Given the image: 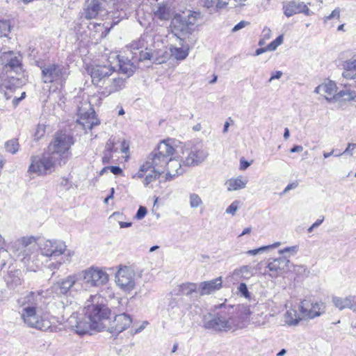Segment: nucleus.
<instances>
[{
    "instance_id": "nucleus-32",
    "label": "nucleus",
    "mask_w": 356,
    "mask_h": 356,
    "mask_svg": "<svg viewBox=\"0 0 356 356\" xmlns=\"http://www.w3.org/2000/svg\"><path fill=\"white\" fill-rule=\"evenodd\" d=\"M247 183L248 179L240 176L236 178L228 179L225 184L227 186V190L232 191L245 188Z\"/></svg>"
},
{
    "instance_id": "nucleus-43",
    "label": "nucleus",
    "mask_w": 356,
    "mask_h": 356,
    "mask_svg": "<svg viewBox=\"0 0 356 356\" xmlns=\"http://www.w3.org/2000/svg\"><path fill=\"white\" fill-rule=\"evenodd\" d=\"M10 31V24L8 21L0 19V37L6 36Z\"/></svg>"
},
{
    "instance_id": "nucleus-46",
    "label": "nucleus",
    "mask_w": 356,
    "mask_h": 356,
    "mask_svg": "<svg viewBox=\"0 0 356 356\" xmlns=\"http://www.w3.org/2000/svg\"><path fill=\"white\" fill-rule=\"evenodd\" d=\"M278 245H279V243H276L273 244V245L262 246V247H261L259 248H257V249L250 250L246 252V254H249V255H257V254L263 252L264 250H267L268 248H270L272 247H276Z\"/></svg>"
},
{
    "instance_id": "nucleus-8",
    "label": "nucleus",
    "mask_w": 356,
    "mask_h": 356,
    "mask_svg": "<svg viewBox=\"0 0 356 356\" xmlns=\"http://www.w3.org/2000/svg\"><path fill=\"white\" fill-rule=\"evenodd\" d=\"M79 282L83 284V290L90 287H99L108 281V275L98 267L92 266L77 273Z\"/></svg>"
},
{
    "instance_id": "nucleus-19",
    "label": "nucleus",
    "mask_w": 356,
    "mask_h": 356,
    "mask_svg": "<svg viewBox=\"0 0 356 356\" xmlns=\"http://www.w3.org/2000/svg\"><path fill=\"white\" fill-rule=\"evenodd\" d=\"M138 61L150 60L156 64H161L166 61L168 54L166 51L162 50H153L152 48L146 47L145 51H138V55L133 56Z\"/></svg>"
},
{
    "instance_id": "nucleus-30",
    "label": "nucleus",
    "mask_w": 356,
    "mask_h": 356,
    "mask_svg": "<svg viewBox=\"0 0 356 356\" xmlns=\"http://www.w3.org/2000/svg\"><path fill=\"white\" fill-rule=\"evenodd\" d=\"M118 58L119 72L127 75V78L131 76L136 69V66L128 58Z\"/></svg>"
},
{
    "instance_id": "nucleus-18",
    "label": "nucleus",
    "mask_w": 356,
    "mask_h": 356,
    "mask_svg": "<svg viewBox=\"0 0 356 356\" xmlns=\"http://www.w3.org/2000/svg\"><path fill=\"white\" fill-rule=\"evenodd\" d=\"M126 79L120 76V72L115 70V72L106 81V83L102 86V94L104 96H108L112 93H115L122 90L125 88Z\"/></svg>"
},
{
    "instance_id": "nucleus-62",
    "label": "nucleus",
    "mask_w": 356,
    "mask_h": 356,
    "mask_svg": "<svg viewBox=\"0 0 356 356\" xmlns=\"http://www.w3.org/2000/svg\"><path fill=\"white\" fill-rule=\"evenodd\" d=\"M298 184L297 182H293L288 184L284 190L283 191V193H286L290 190L295 189L298 186Z\"/></svg>"
},
{
    "instance_id": "nucleus-28",
    "label": "nucleus",
    "mask_w": 356,
    "mask_h": 356,
    "mask_svg": "<svg viewBox=\"0 0 356 356\" xmlns=\"http://www.w3.org/2000/svg\"><path fill=\"white\" fill-rule=\"evenodd\" d=\"M179 40V44L180 47L171 46L170 47L171 55L177 60H184L188 55L189 47L188 44H185L184 40L179 36L177 37Z\"/></svg>"
},
{
    "instance_id": "nucleus-34",
    "label": "nucleus",
    "mask_w": 356,
    "mask_h": 356,
    "mask_svg": "<svg viewBox=\"0 0 356 356\" xmlns=\"http://www.w3.org/2000/svg\"><path fill=\"white\" fill-rule=\"evenodd\" d=\"M343 67L342 76L345 79L354 77V74H356V58L346 61L343 65Z\"/></svg>"
},
{
    "instance_id": "nucleus-42",
    "label": "nucleus",
    "mask_w": 356,
    "mask_h": 356,
    "mask_svg": "<svg viewBox=\"0 0 356 356\" xmlns=\"http://www.w3.org/2000/svg\"><path fill=\"white\" fill-rule=\"evenodd\" d=\"M162 173H159L152 170V172L145 176L143 184L145 186H148L151 182L155 181Z\"/></svg>"
},
{
    "instance_id": "nucleus-44",
    "label": "nucleus",
    "mask_w": 356,
    "mask_h": 356,
    "mask_svg": "<svg viewBox=\"0 0 356 356\" xmlns=\"http://www.w3.org/2000/svg\"><path fill=\"white\" fill-rule=\"evenodd\" d=\"M10 279L7 280L8 286L11 289H15L18 286L21 285L22 282L17 276H10Z\"/></svg>"
},
{
    "instance_id": "nucleus-59",
    "label": "nucleus",
    "mask_w": 356,
    "mask_h": 356,
    "mask_svg": "<svg viewBox=\"0 0 356 356\" xmlns=\"http://www.w3.org/2000/svg\"><path fill=\"white\" fill-rule=\"evenodd\" d=\"M324 220V217H323L321 219H318L314 223H313L311 227H309L307 229V232L309 233H311L314 228H316L318 227V226H320L321 225V223L323 222Z\"/></svg>"
},
{
    "instance_id": "nucleus-52",
    "label": "nucleus",
    "mask_w": 356,
    "mask_h": 356,
    "mask_svg": "<svg viewBox=\"0 0 356 356\" xmlns=\"http://www.w3.org/2000/svg\"><path fill=\"white\" fill-rule=\"evenodd\" d=\"M251 270H252V268L249 266H241L239 269H236L234 270V274L235 275H243L245 273L246 274H251Z\"/></svg>"
},
{
    "instance_id": "nucleus-10",
    "label": "nucleus",
    "mask_w": 356,
    "mask_h": 356,
    "mask_svg": "<svg viewBox=\"0 0 356 356\" xmlns=\"http://www.w3.org/2000/svg\"><path fill=\"white\" fill-rule=\"evenodd\" d=\"M115 70V67L112 66L108 60L102 63L92 64L87 67L92 83L97 87L103 86L107 79L113 74Z\"/></svg>"
},
{
    "instance_id": "nucleus-39",
    "label": "nucleus",
    "mask_w": 356,
    "mask_h": 356,
    "mask_svg": "<svg viewBox=\"0 0 356 356\" xmlns=\"http://www.w3.org/2000/svg\"><path fill=\"white\" fill-rule=\"evenodd\" d=\"M196 290L197 284L195 283L186 282L179 286V291L183 295L189 296Z\"/></svg>"
},
{
    "instance_id": "nucleus-7",
    "label": "nucleus",
    "mask_w": 356,
    "mask_h": 356,
    "mask_svg": "<svg viewBox=\"0 0 356 356\" xmlns=\"http://www.w3.org/2000/svg\"><path fill=\"white\" fill-rule=\"evenodd\" d=\"M202 18L200 12L189 11L187 15L177 14L171 22V27L175 35H189L195 30L194 26Z\"/></svg>"
},
{
    "instance_id": "nucleus-56",
    "label": "nucleus",
    "mask_w": 356,
    "mask_h": 356,
    "mask_svg": "<svg viewBox=\"0 0 356 356\" xmlns=\"http://www.w3.org/2000/svg\"><path fill=\"white\" fill-rule=\"evenodd\" d=\"M200 3L207 8H212L216 6V0H200Z\"/></svg>"
},
{
    "instance_id": "nucleus-20",
    "label": "nucleus",
    "mask_w": 356,
    "mask_h": 356,
    "mask_svg": "<svg viewBox=\"0 0 356 356\" xmlns=\"http://www.w3.org/2000/svg\"><path fill=\"white\" fill-rule=\"evenodd\" d=\"M132 322L129 314L125 313L116 315L108 327V331L113 334L118 335L128 328Z\"/></svg>"
},
{
    "instance_id": "nucleus-64",
    "label": "nucleus",
    "mask_w": 356,
    "mask_h": 356,
    "mask_svg": "<svg viewBox=\"0 0 356 356\" xmlns=\"http://www.w3.org/2000/svg\"><path fill=\"white\" fill-rule=\"evenodd\" d=\"M303 150V147L301 145H296L290 149L291 153L300 152Z\"/></svg>"
},
{
    "instance_id": "nucleus-21",
    "label": "nucleus",
    "mask_w": 356,
    "mask_h": 356,
    "mask_svg": "<svg viewBox=\"0 0 356 356\" xmlns=\"http://www.w3.org/2000/svg\"><path fill=\"white\" fill-rule=\"evenodd\" d=\"M284 15L289 17L294 15L302 13L306 16H311L314 14L307 6L302 1H291L283 5Z\"/></svg>"
},
{
    "instance_id": "nucleus-41",
    "label": "nucleus",
    "mask_w": 356,
    "mask_h": 356,
    "mask_svg": "<svg viewBox=\"0 0 356 356\" xmlns=\"http://www.w3.org/2000/svg\"><path fill=\"white\" fill-rule=\"evenodd\" d=\"M78 314L76 313H73L66 321V327L69 329L74 330L76 326L77 322L79 321Z\"/></svg>"
},
{
    "instance_id": "nucleus-5",
    "label": "nucleus",
    "mask_w": 356,
    "mask_h": 356,
    "mask_svg": "<svg viewBox=\"0 0 356 356\" xmlns=\"http://www.w3.org/2000/svg\"><path fill=\"white\" fill-rule=\"evenodd\" d=\"M220 307H224V310L218 313L216 316H213L211 314H208L204 316V327L206 329L215 331H227L238 326V323L230 312L233 310V307L229 306L227 307L221 305Z\"/></svg>"
},
{
    "instance_id": "nucleus-1",
    "label": "nucleus",
    "mask_w": 356,
    "mask_h": 356,
    "mask_svg": "<svg viewBox=\"0 0 356 356\" xmlns=\"http://www.w3.org/2000/svg\"><path fill=\"white\" fill-rule=\"evenodd\" d=\"M23 307L22 318L29 327L42 331L54 332L56 327L52 325L54 318L42 308V297L40 293L30 292L19 300Z\"/></svg>"
},
{
    "instance_id": "nucleus-9",
    "label": "nucleus",
    "mask_w": 356,
    "mask_h": 356,
    "mask_svg": "<svg viewBox=\"0 0 356 356\" xmlns=\"http://www.w3.org/2000/svg\"><path fill=\"white\" fill-rule=\"evenodd\" d=\"M42 80L44 83H56L63 84L67 79L68 69L62 65L51 63L40 67Z\"/></svg>"
},
{
    "instance_id": "nucleus-60",
    "label": "nucleus",
    "mask_w": 356,
    "mask_h": 356,
    "mask_svg": "<svg viewBox=\"0 0 356 356\" xmlns=\"http://www.w3.org/2000/svg\"><path fill=\"white\" fill-rule=\"evenodd\" d=\"M108 170L115 175H119L122 173V170L119 166H108Z\"/></svg>"
},
{
    "instance_id": "nucleus-14",
    "label": "nucleus",
    "mask_w": 356,
    "mask_h": 356,
    "mask_svg": "<svg viewBox=\"0 0 356 356\" xmlns=\"http://www.w3.org/2000/svg\"><path fill=\"white\" fill-rule=\"evenodd\" d=\"M57 162L58 158L51 156L47 152L41 158L37 156L32 157L29 172L38 175H46L52 171Z\"/></svg>"
},
{
    "instance_id": "nucleus-38",
    "label": "nucleus",
    "mask_w": 356,
    "mask_h": 356,
    "mask_svg": "<svg viewBox=\"0 0 356 356\" xmlns=\"http://www.w3.org/2000/svg\"><path fill=\"white\" fill-rule=\"evenodd\" d=\"M4 148L7 152L12 154H16L19 148V144L17 138H12L6 141L4 144Z\"/></svg>"
},
{
    "instance_id": "nucleus-35",
    "label": "nucleus",
    "mask_w": 356,
    "mask_h": 356,
    "mask_svg": "<svg viewBox=\"0 0 356 356\" xmlns=\"http://www.w3.org/2000/svg\"><path fill=\"white\" fill-rule=\"evenodd\" d=\"M302 318L298 314L297 311L293 309L287 310L284 315V322L289 326L298 325Z\"/></svg>"
},
{
    "instance_id": "nucleus-54",
    "label": "nucleus",
    "mask_w": 356,
    "mask_h": 356,
    "mask_svg": "<svg viewBox=\"0 0 356 356\" xmlns=\"http://www.w3.org/2000/svg\"><path fill=\"white\" fill-rule=\"evenodd\" d=\"M147 209L145 207L140 206V207L138 208V209L136 212L135 218L138 220H141L145 216V215L147 214Z\"/></svg>"
},
{
    "instance_id": "nucleus-63",
    "label": "nucleus",
    "mask_w": 356,
    "mask_h": 356,
    "mask_svg": "<svg viewBox=\"0 0 356 356\" xmlns=\"http://www.w3.org/2000/svg\"><path fill=\"white\" fill-rule=\"evenodd\" d=\"M250 163L244 160V159H241L240 161V169L241 170H245L246 168H248L249 166H250Z\"/></svg>"
},
{
    "instance_id": "nucleus-53",
    "label": "nucleus",
    "mask_w": 356,
    "mask_h": 356,
    "mask_svg": "<svg viewBox=\"0 0 356 356\" xmlns=\"http://www.w3.org/2000/svg\"><path fill=\"white\" fill-rule=\"evenodd\" d=\"M238 289L241 296H244L245 298L250 297V293L248 291V286L245 283H241Z\"/></svg>"
},
{
    "instance_id": "nucleus-26",
    "label": "nucleus",
    "mask_w": 356,
    "mask_h": 356,
    "mask_svg": "<svg viewBox=\"0 0 356 356\" xmlns=\"http://www.w3.org/2000/svg\"><path fill=\"white\" fill-rule=\"evenodd\" d=\"M165 179L168 181L173 179L175 177L183 173L181 163L177 159L169 158V161L165 168Z\"/></svg>"
},
{
    "instance_id": "nucleus-15",
    "label": "nucleus",
    "mask_w": 356,
    "mask_h": 356,
    "mask_svg": "<svg viewBox=\"0 0 356 356\" xmlns=\"http://www.w3.org/2000/svg\"><path fill=\"white\" fill-rule=\"evenodd\" d=\"M39 248L42 255L56 259L67 252V257L72 255L70 250H67L65 243L60 240H46L40 242Z\"/></svg>"
},
{
    "instance_id": "nucleus-24",
    "label": "nucleus",
    "mask_w": 356,
    "mask_h": 356,
    "mask_svg": "<svg viewBox=\"0 0 356 356\" xmlns=\"http://www.w3.org/2000/svg\"><path fill=\"white\" fill-rule=\"evenodd\" d=\"M289 260L285 257L274 259L268 264L269 276L272 278L277 277L288 270Z\"/></svg>"
},
{
    "instance_id": "nucleus-31",
    "label": "nucleus",
    "mask_w": 356,
    "mask_h": 356,
    "mask_svg": "<svg viewBox=\"0 0 356 356\" xmlns=\"http://www.w3.org/2000/svg\"><path fill=\"white\" fill-rule=\"evenodd\" d=\"M354 301V296H349L346 298H341L337 296L332 297V302L334 305L339 310L348 308L352 309Z\"/></svg>"
},
{
    "instance_id": "nucleus-27",
    "label": "nucleus",
    "mask_w": 356,
    "mask_h": 356,
    "mask_svg": "<svg viewBox=\"0 0 356 356\" xmlns=\"http://www.w3.org/2000/svg\"><path fill=\"white\" fill-rule=\"evenodd\" d=\"M314 92L317 94L323 95L326 99H329L332 96L336 95L337 86L334 81H329L318 86Z\"/></svg>"
},
{
    "instance_id": "nucleus-58",
    "label": "nucleus",
    "mask_w": 356,
    "mask_h": 356,
    "mask_svg": "<svg viewBox=\"0 0 356 356\" xmlns=\"http://www.w3.org/2000/svg\"><path fill=\"white\" fill-rule=\"evenodd\" d=\"M114 140L110 138L106 145L105 150H108L111 152H115L116 150L114 149Z\"/></svg>"
},
{
    "instance_id": "nucleus-4",
    "label": "nucleus",
    "mask_w": 356,
    "mask_h": 356,
    "mask_svg": "<svg viewBox=\"0 0 356 356\" xmlns=\"http://www.w3.org/2000/svg\"><path fill=\"white\" fill-rule=\"evenodd\" d=\"M106 300L99 295L91 296L84 307L85 316L92 322V328L99 330L101 323L107 320L111 314V310L106 306Z\"/></svg>"
},
{
    "instance_id": "nucleus-51",
    "label": "nucleus",
    "mask_w": 356,
    "mask_h": 356,
    "mask_svg": "<svg viewBox=\"0 0 356 356\" xmlns=\"http://www.w3.org/2000/svg\"><path fill=\"white\" fill-rule=\"evenodd\" d=\"M340 16V10L339 8L334 9L330 15L325 17L324 22H327L328 20L330 19H337L338 20L339 19Z\"/></svg>"
},
{
    "instance_id": "nucleus-57",
    "label": "nucleus",
    "mask_w": 356,
    "mask_h": 356,
    "mask_svg": "<svg viewBox=\"0 0 356 356\" xmlns=\"http://www.w3.org/2000/svg\"><path fill=\"white\" fill-rule=\"evenodd\" d=\"M248 24H249V22H248L246 21H241L240 22H238L237 24H236L234 26V28L232 29V31L236 32V31H239L240 29L244 28Z\"/></svg>"
},
{
    "instance_id": "nucleus-50",
    "label": "nucleus",
    "mask_w": 356,
    "mask_h": 356,
    "mask_svg": "<svg viewBox=\"0 0 356 356\" xmlns=\"http://www.w3.org/2000/svg\"><path fill=\"white\" fill-rule=\"evenodd\" d=\"M298 250V247L296 245L291 246V247H287L284 249L280 250L279 253L281 254H283L285 253H289L292 255H294L297 253Z\"/></svg>"
},
{
    "instance_id": "nucleus-12",
    "label": "nucleus",
    "mask_w": 356,
    "mask_h": 356,
    "mask_svg": "<svg viewBox=\"0 0 356 356\" xmlns=\"http://www.w3.org/2000/svg\"><path fill=\"white\" fill-rule=\"evenodd\" d=\"M51 290L53 293L60 296L72 291L77 292L83 290V284L79 282L77 273H74L54 283Z\"/></svg>"
},
{
    "instance_id": "nucleus-3",
    "label": "nucleus",
    "mask_w": 356,
    "mask_h": 356,
    "mask_svg": "<svg viewBox=\"0 0 356 356\" xmlns=\"http://www.w3.org/2000/svg\"><path fill=\"white\" fill-rule=\"evenodd\" d=\"M115 5V0H87L85 17L90 19L96 17L109 19V22L102 24V26L106 29L105 33H108L110 29L120 22L119 19L114 20L113 18V12L110 10Z\"/></svg>"
},
{
    "instance_id": "nucleus-25",
    "label": "nucleus",
    "mask_w": 356,
    "mask_h": 356,
    "mask_svg": "<svg viewBox=\"0 0 356 356\" xmlns=\"http://www.w3.org/2000/svg\"><path fill=\"white\" fill-rule=\"evenodd\" d=\"M222 279L221 277L218 278L202 282L200 284V293L201 296L209 295L222 288Z\"/></svg>"
},
{
    "instance_id": "nucleus-48",
    "label": "nucleus",
    "mask_w": 356,
    "mask_h": 356,
    "mask_svg": "<svg viewBox=\"0 0 356 356\" xmlns=\"http://www.w3.org/2000/svg\"><path fill=\"white\" fill-rule=\"evenodd\" d=\"M46 127L44 124H38L34 134L35 140L41 138L45 133Z\"/></svg>"
},
{
    "instance_id": "nucleus-2",
    "label": "nucleus",
    "mask_w": 356,
    "mask_h": 356,
    "mask_svg": "<svg viewBox=\"0 0 356 356\" xmlns=\"http://www.w3.org/2000/svg\"><path fill=\"white\" fill-rule=\"evenodd\" d=\"M174 152L175 149L172 146L165 141L161 142L149 154L145 163L140 167L138 172L133 176V178H143L145 173L151 169L159 173H164L169 158L172 156Z\"/></svg>"
},
{
    "instance_id": "nucleus-29",
    "label": "nucleus",
    "mask_w": 356,
    "mask_h": 356,
    "mask_svg": "<svg viewBox=\"0 0 356 356\" xmlns=\"http://www.w3.org/2000/svg\"><path fill=\"white\" fill-rule=\"evenodd\" d=\"M152 42V38L150 35L147 34L143 35L138 40L133 41L130 44L131 51L134 55H136L137 52L134 51H138L145 49L146 47H148V42Z\"/></svg>"
},
{
    "instance_id": "nucleus-36",
    "label": "nucleus",
    "mask_w": 356,
    "mask_h": 356,
    "mask_svg": "<svg viewBox=\"0 0 356 356\" xmlns=\"http://www.w3.org/2000/svg\"><path fill=\"white\" fill-rule=\"evenodd\" d=\"M90 330H93L92 328V322L88 320V321L86 322L79 319L74 331L80 335H83L88 332Z\"/></svg>"
},
{
    "instance_id": "nucleus-23",
    "label": "nucleus",
    "mask_w": 356,
    "mask_h": 356,
    "mask_svg": "<svg viewBox=\"0 0 356 356\" xmlns=\"http://www.w3.org/2000/svg\"><path fill=\"white\" fill-rule=\"evenodd\" d=\"M1 60L4 67L18 72L22 70V60L19 54L13 51L3 52L1 56Z\"/></svg>"
},
{
    "instance_id": "nucleus-61",
    "label": "nucleus",
    "mask_w": 356,
    "mask_h": 356,
    "mask_svg": "<svg viewBox=\"0 0 356 356\" xmlns=\"http://www.w3.org/2000/svg\"><path fill=\"white\" fill-rule=\"evenodd\" d=\"M230 0H216V7L217 8H222L225 7Z\"/></svg>"
},
{
    "instance_id": "nucleus-33",
    "label": "nucleus",
    "mask_w": 356,
    "mask_h": 356,
    "mask_svg": "<svg viewBox=\"0 0 356 356\" xmlns=\"http://www.w3.org/2000/svg\"><path fill=\"white\" fill-rule=\"evenodd\" d=\"M154 13L155 17L161 20H168L171 15L170 8L168 3H159L156 8L154 9Z\"/></svg>"
},
{
    "instance_id": "nucleus-40",
    "label": "nucleus",
    "mask_w": 356,
    "mask_h": 356,
    "mask_svg": "<svg viewBox=\"0 0 356 356\" xmlns=\"http://www.w3.org/2000/svg\"><path fill=\"white\" fill-rule=\"evenodd\" d=\"M189 202L191 208H197L203 204L201 197L196 193H191L189 195Z\"/></svg>"
},
{
    "instance_id": "nucleus-47",
    "label": "nucleus",
    "mask_w": 356,
    "mask_h": 356,
    "mask_svg": "<svg viewBox=\"0 0 356 356\" xmlns=\"http://www.w3.org/2000/svg\"><path fill=\"white\" fill-rule=\"evenodd\" d=\"M356 149V143H348L346 149L339 154H335V156H340L343 154H347L352 156L354 153V150Z\"/></svg>"
},
{
    "instance_id": "nucleus-55",
    "label": "nucleus",
    "mask_w": 356,
    "mask_h": 356,
    "mask_svg": "<svg viewBox=\"0 0 356 356\" xmlns=\"http://www.w3.org/2000/svg\"><path fill=\"white\" fill-rule=\"evenodd\" d=\"M113 157V152L108 150L104 151V156L102 157V162L104 164L108 163Z\"/></svg>"
},
{
    "instance_id": "nucleus-45",
    "label": "nucleus",
    "mask_w": 356,
    "mask_h": 356,
    "mask_svg": "<svg viewBox=\"0 0 356 356\" xmlns=\"http://www.w3.org/2000/svg\"><path fill=\"white\" fill-rule=\"evenodd\" d=\"M282 42L283 36L282 35H279L275 40L267 45V49H268V51H275Z\"/></svg>"
},
{
    "instance_id": "nucleus-37",
    "label": "nucleus",
    "mask_w": 356,
    "mask_h": 356,
    "mask_svg": "<svg viewBox=\"0 0 356 356\" xmlns=\"http://www.w3.org/2000/svg\"><path fill=\"white\" fill-rule=\"evenodd\" d=\"M336 99H342L344 101H352L356 97V92L348 88L341 90L335 95Z\"/></svg>"
},
{
    "instance_id": "nucleus-6",
    "label": "nucleus",
    "mask_w": 356,
    "mask_h": 356,
    "mask_svg": "<svg viewBox=\"0 0 356 356\" xmlns=\"http://www.w3.org/2000/svg\"><path fill=\"white\" fill-rule=\"evenodd\" d=\"M73 144L74 138L71 134L66 131H58L48 146L47 153L58 158V163L61 165L62 162L65 163V154Z\"/></svg>"
},
{
    "instance_id": "nucleus-16",
    "label": "nucleus",
    "mask_w": 356,
    "mask_h": 356,
    "mask_svg": "<svg viewBox=\"0 0 356 356\" xmlns=\"http://www.w3.org/2000/svg\"><path fill=\"white\" fill-rule=\"evenodd\" d=\"M135 275V271L132 268L127 266H120L115 274V282L123 291H130L134 289L136 284Z\"/></svg>"
},
{
    "instance_id": "nucleus-22",
    "label": "nucleus",
    "mask_w": 356,
    "mask_h": 356,
    "mask_svg": "<svg viewBox=\"0 0 356 356\" xmlns=\"http://www.w3.org/2000/svg\"><path fill=\"white\" fill-rule=\"evenodd\" d=\"M88 107L89 110L86 112H83L81 108L79 109V118L77 120L79 124L82 125L86 131L91 130L99 124V120L96 117L94 109L90 107V105H88Z\"/></svg>"
},
{
    "instance_id": "nucleus-11",
    "label": "nucleus",
    "mask_w": 356,
    "mask_h": 356,
    "mask_svg": "<svg viewBox=\"0 0 356 356\" xmlns=\"http://www.w3.org/2000/svg\"><path fill=\"white\" fill-rule=\"evenodd\" d=\"M37 243L34 237H22L14 241L10 248V251L16 258L22 261L29 259L30 256L36 250Z\"/></svg>"
},
{
    "instance_id": "nucleus-49",
    "label": "nucleus",
    "mask_w": 356,
    "mask_h": 356,
    "mask_svg": "<svg viewBox=\"0 0 356 356\" xmlns=\"http://www.w3.org/2000/svg\"><path fill=\"white\" fill-rule=\"evenodd\" d=\"M239 201H234L226 209V213L234 216L236 211L238 210Z\"/></svg>"
},
{
    "instance_id": "nucleus-17",
    "label": "nucleus",
    "mask_w": 356,
    "mask_h": 356,
    "mask_svg": "<svg viewBox=\"0 0 356 356\" xmlns=\"http://www.w3.org/2000/svg\"><path fill=\"white\" fill-rule=\"evenodd\" d=\"M325 306L322 302H311L304 300L299 305V310L302 318L313 319L325 312Z\"/></svg>"
},
{
    "instance_id": "nucleus-13",
    "label": "nucleus",
    "mask_w": 356,
    "mask_h": 356,
    "mask_svg": "<svg viewBox=\"0 0 356 356\" xmlns=\"http://www.w3.org/2000/svg\"><path fill=\"white\" fill-rule=\"evenodd\" d=\"M182 163L184 166H195L204 162L209 153L201 144H197L183 151Z\"/></svg>"
}]
</instances>
